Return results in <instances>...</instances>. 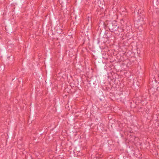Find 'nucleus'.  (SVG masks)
<instances>
[{
	"label": "nucleus",
	"instance_id": "f257e3e1",
	"mask_svg": "<svg viewBox=\"0 0 159 159\" xmlns=\"http://www.w3.org/2000/svg\"><path fill=\"white\" fill-rule=\"evenodd\" d=\"M103 24L104 29L106 28L107 26L110 31L114 33L115 34H118L121 30L120 28L118 26L117 22L115 20H113L111 22H109L107 24V25L104 22H103Z\"/></svg>",
	"mask_w": 159,
	"mask_h": 159
},
{
	"label": "nucleus",
	"instance_id": "f03ea898",
	"mask_svg": "<svg viewBox=\"0 0 159 159\" xmlns=\"http://www.w3.org/2000/svg\"><path fill=\"white\" fill-rule=\"evenodd\" d=\"M154 11L152 12L153 16H157V17L159 18V9L158 7H153Z\"/></svg>",
	"mask_w": 159,
	"mask_h": 159
},
{
	"label": "nucleus",
	"instance_id": "7ed1b4c3",
	"mask_svg": "<svg viewBox=\"0 0 159 159\" xmlns=\"http://www.w3.org/2000/svg\"><path fill=\"white\" fill-rule=\"evenodd\" d=\"M130 107L131 108H134L135 107V104H134V102H133V103L132 102H130Z\"/></svg>",
	"mask_w": 159,
	"mask_h": 159
},
{
	"label": "nucleus",
	"instance_id": "20e7f679",
	"mask_svg": "<svg viewBox=\"0 0 159 159\" xmlns=\"http://www.w3.org/2000/svg\"><path fill=\"white\" fill-rule=\"evenodd\" d=\"M97 41H98V42H97V43H99V42H100V41H99V39H97Z\"/></svg>",
	"mask_w": 159,
	"mask_h": 159
},
{
	"label": "nucleus",
	"instance_id": "39448f33",
	"mask_svg": "<svg viewBox=\"0 0 159 159\" xmlns=\"http://www.w3.org/2000/svg\"><path fill=\"white\" fill-rule=\"evenodd\" d=\"M157 91H159V86L158 87H157Z\"/></svg>",
	"mask_w": 159,
	"mask_h": 159
},
{
	"label": "nucleus",
	"instance_id": "423d86ee",
	"mask_svg": "<svg viewBox=\"0 0 159 159\" xmlns=\"http://www.w3.org/2000/svg\"><path fill=\"white\" fill-rule=\"evenodd\" d=\"M158 135L159 136V133L158 134Z\"/></svg>",
	"mask_w": 159,
	"mask_h": 159
}]
</instances>
